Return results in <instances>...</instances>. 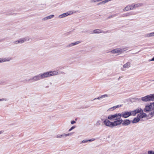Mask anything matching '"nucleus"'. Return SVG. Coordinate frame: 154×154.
Wrapping results in <instances>:
<instances>
[{
    "label": "nucleus",
    "instance_id": "nucleus-8",
    "mask_svg": "<svg viewBox=\"0 0 154 154\" xmlns=\"http://www.w3.org/2000/svg\"><path fill=\"white\" fill-rule=\"evenodd\" d=\"M131 122V121L129 119H125L122 124L123 126H127L130 124Z\"/></svg>",
    "mask_w": 154,
    "mask_h": 154
},
{
    "label": "nucleus",
    "instance_id": "nucleus-6",
    "mask_svg": "<svg viewBox=\"0 0 154 154\" xmlns=\"http://www.w3.org/2000/svg\"><path fill=\"white\" fill-rule=\"evenodd\" d=\"M144 111L146 112L152 111V104L151 103L149 105H146L144 109Z\"/></svg>",
    "mask_w": 154,
    "mask_h": 154
},
{
    "label": "nucleus",
    "instance_id": "nucleus-16",
    "mask_svg": "<svg viewBox=\"0 0 154 154\" xmlns=\"http://www.w3.org/2000/svg\"><path fill=\"white\" fill-rule=\"evenodd\" d=\"M140 120V118L138 117V115L137 117L134 118L133 120L132 121V122L133 123H135L139 122Z\"/></svg>",
    "mask_w": 154,
    "mask_h": 154
},
{
    "label": "nucleus",
    "instance_id": "nucleus-20",
    "mask_svg": "<svg viewBox=\"0 0 154 154\" xmlns=\"http://www.w3.org/2000/svg\"><path fill=\"white\" fill-rule=\"evenodd\" d=\"M149 101L154 100V94L148 95Z\"/></svg>",
    "mask_w": 154,
    "mask_h": 154
},
{
    "label": "nucleus",
    "instance_id": "nucleus-5",
    "mask_svg": "<svg viewBox=\"0 0 154 154\" xmlns=\"http://www.w3.org/2000/svg\"><path fill=\"white\" fill-rule=\"evenodd\" d=\"M126 50L125 48H116L111 51L112 53L113 54H116V53H119L121 52L124 51Z\"/></svg>",
    "mask_w": 154,
    "mask_h": 154
},
{
    "label": "nucleus",
    "instance_id": "nucleus-32",
    "mask_svg": "<svg viewBox=\"0 0 154 154\" xmlns=\"http://www.w3.org/2000/svg\"><path fill=\"white\" fill-rule=\"evenodd\" d=\"M148 154H153L154 153V152H153L151 150H150L148 151Z\"/></svg>",
    "mask_w": 154,
    "mask_h": 154
},
{
    "label": "nucleus",
    "instance_id": "nucleus-1",
    "mask_svg": "<svg viewBox=\"0 0 154 154\" xmlns=\"http://www.w3.org/2000/svg\"><path fill=\"white\" fill-rule=\"evenodd\" d=\"M57 72H56L49 71L44 73L42 74H40L29 79L28 82L32 81V82H34L38 81L41 79H43L45 78L50 77L51 76L57 74Z\"/></svg>",
    "mask_w": 154,
    "mask_h": 154
},
{
    "label": "nucleus",
    "instance_id": "nucleus-34",
    "mask_svg": "<svg viewBox=\"0 0 154 154\" xmlns=\"http://www.w3.org/2000/svg\"><path fill=\"white\" fill-rule=\"evenodd\" d=\"M72 133H68V134H66V137L67 136H69V135H72Z\"/></svg>",
    "mask_w": 154,
    "mask_h": 154
},
{
    "label": "nucleus",
    "instance_id": "nucleus-37",
    "mask_svg": "<svg viewBox=\"0 0 154 154\" xmlns=\"http://www.w3.org/2000/svg\"><path fill=\"white\" fill-rule=\"evenodd\" d=\"M102 4H104L103 1L100 2H99V3H98L97 4V5H102Z\"/></svg>",
    "mask_w": 154,
    "mask_h": 154
},
{
    "label": "nucleus",
    "instance_id": "nucleus-13",
    "mask_svg": "<svg viewBox=\"0 0 154 154\" xmlns=\"http://www.w3.org/2000/svg\"><path fill=\"white\" fill-rule=\"evenodd\" d=\"M11 60V57L5 58H0V63H2L6 61H9Z\"/></svg>",
    "mask_w": 154,
    "mask_h": 154
},
{
    "label": "nucleus",
    "instance_id": "nucleus-29",
    "mask_svg": "<svg viewBox=\"0 0 154 154\" xmlns=\"http://www.w3.org/2000/svg\"><path fill=\"white\" fill-rule=\"evenodd\" d=\"M30 39H31L30 38H29L27 37L23 38V40H24V42L27 41H30Z\"/></svg>",
    "mask_w": 154,
    "mask_h": 154
},
{
    "label": "nucleus",
    "instance_id": "nucleus-50",
    "mask_svg": "<svg viewBox=\"0 0 154 154\" xmlns=\"http://www.w3.org/2000/svg\"><path fill=\"white\" fill-rule=\"evenodd\" d=\"M77 120V119H75V121H76Z\"/></svg>",
    "mask_w": 154,
    "mask_h": 154
},
{
    "label": "nucleus",
    "instance_id": "nucleus-35",
    "mask_svg": "<svg viewBox=\"0 0 154 154\" xmlns=\"http://www.w3.org/2000/svg\"><path fill=\"white\" fill-rule=\"evenodd\" d=\"M87 142H88V140H83L82 141L81 143H85Z\"/></svg>",
    "mask_w": 154,
    "mask_h": 154
},
{
    "label": "nucleus",
    "instance_id": "nucleus-49",
    "mask_svg": "<svg viewBox=\"0 0 154 154\" xmlns=\"http://www.w3.org/2000/svg\"><path fill=\"white\" fill-rule=\"evenodd\" d=\"M120 79V77H119V78H118V80H119Z\"/></svg>",
    "mask_w": 154,
    "mask_h": 154
},
{
    "label": "nucleus",
    "instance_id": "nucleus-26",
    "mask_svg": "<svg viewBox=\"0 0 154 154\" xmlns=\"http://www.w3.org/2000/svg\"><path fill=\"white\" fill-rule=\"evenodd\" d=\"M118 14H115L109 16L107 18V19H109L113 17H115L117 16L118 15Z\"/></svg>",
    "mask_w": 154,
    "mask_h": 154
},
{
    "label": "nucleus",
    "instance_id": "nucleus-31",
    "mask_svg": "<svg viewBox=\"0 0 154 154\" xmlns=\"http://www.w3.org/2000/svg\"><path fill=\"white\" fill-rule=\"evenodd\" d=\"M75 128V126H73L71 127V128L69 130V131H70L74 128Z\"/></svg>",
    "mask_w": 154,
    "mask_h": 154
},
{
    "label": "nucleus",
    "instance_id": "nucleus-18",
    "mask_svg": "<svg viewBox=\"0 0 154 154\" xmlns=\"http://www.w3.org/2000/svg\"><path fill=\"white\" fill-rule=\"evenodd\" d=\"M102 32H104L102 30H101L100 29H96L93 31V32L92 33H100Z\"/></svg>",
    "mask_w": 154,
    "mask_h": 154
},
{
    "label": "nucleus",
    "instance_id": "nucleus-44",
    "mask_svg": "<svg viewBox=\"0 0 154 154\" xmlns=\"http://www.w3.org/2000/svg\"><path fill=\"white\" fill-rule=\"evenodd\" d=\"M94 140L93 139H91L89 140H88V141H93Z\"/></svg>",
    "mask_w": 154,
    "mask_h": 154
},
{
    "label": "nucleus",
    "instance_id": "nucleus-41",
    "mask_svg": "<svg viewBox=\"0 0 154 154\" xmlns=\"http://www.w3.org/2000/svg\"><path fill=\"white\" fill-rule=\"evenodd\" d=\"M5 40V38L0 39V42H1Z\"/></svg>",
    "mask_w": 154,
    "mask_h": 154
},
{
    "label": "nucleus",
    "instance_id": "nucleus-38",
    "mask_svg": "<svg viewBox=\"0 0 154 154\" xmlns=\"http://www.w3.org/2000/svg\"><path fill=\"white\" fill-rule=\"evenodd\" d=\"M122 105H117V106H116V108H119L120 107H121V106H122Z\"/></svg>",
    "mask_w": 154,
    "mask_h": 154
},
{
    "label": "nucleus",
    "instance_id": "nucleus-28",
    "mask_svg": "<svg viewBox=\"0 0 154 154\" xmlns=\"http://www.w3.org/2000/svg\"><path fill=\"white\" fill-rule=\"evenodd\" d=\"M101 123V121L100 120H99L97 121L96 123V125L97 126H98L100 125V124Z\"/></svg>",
    "mask_w": 154,
    "mask_h": 154
},
{
    "label": "nucleus",
    "instance_id": "nucleus-46",
    "mask_svg": "<svg viewBox=\"0 0 154 154\" xmlns=\"http://www.w3.org/2000/svg\"><path fill=\"white\" fill-rule=\"evenodd\" d=\"M112 108L113 109V110H114L116 108V106L112 107Z\"/></svg>",
    "mask_w": 154,
    "mask_h": 154
},
{
    "label": "nucleus",
    "instance_id": "nucleus-11",
    "mask_svg": "<svg viewBox=\"0 0 154 154\" xmlns=\"http://www.w3.org/2000/svg\"><path fill=\"white\" fill-rule=\"evenodd\" d=\"M147 116V115L146 113L143 112V111L141 112L138 115V117H139L140 119L143 118Z\"/></svg>",
    "mask_w": 154,
    "mask_h": 154
},
{
    "label": "nucleus",
    "instance_id": "nucleus-17",
    "mask_svg": "<svg viewBox=\"0 0 154 154\" xmlns=\"http://www.w3.org/2000/svg\"><path fill=\"white\" fill-rule=\"evenodd\" d=\"M24 42V40H23V38L22 39H20L17 41H14L13 42V43L15 44H17L18 43H22Z\"/></svg>",
    "mask_w": 154,
    "mask_h": 154
},
{
    "label": "nucleus",
    "instance_id": "nucleus-42",
    "mask_svg": "<svg viewBox=\"0 0 154 154\" xmlns=\"http://www.w3.org/2000/svg\"><path fill=\"white\" fill-rule=\"evenodd\" d=\"M149 61H154V57L151 60H149Z\"/></svg>",
    "mask_w": 154,
    "mask_h": 154
},
{
    "label": "nucleus",
    "instance_id": "nucleus-36",
    "mask_svg": "<svg viewBox=\"0 0 154 154\" xmlns=\"http://www.w3.org/2000/svg\"><path fill=\"white\" fill-rule=\"evenodd\" d=\"M67 13H68V14H69V15H71V14H72L73 13V12L71 11L68 12Z\"/></svg>",
    "mask_w": 154,
    "mask_h": 154
},
{
    "label": "nucleus",
    "instance_id": "nucleus-19",
    "mask_svg": "<svg viewBox=\"0 0 154 154\" xmlns=\"http://www.w3.org/2000/svg\"><path fill=\"white\" fill-rule=\"evenodd\" d=\"M80 42L79 41H77L74 43H72L69 44L67 46V47H70L74 45H75L80 43Z\"/></svg>",
    "mask_w": 154,
    "mask_h": 154
},
{
    "label": "nucleus",
    "instance_id": "nucleus-3",
    "mask_svg": "<svg viewBox=\"0 0 154 154\" xmlns=\"http://www.w3.org/2000/svg\"><path fill=\"white\" fill-rule=\"evenodd\" d=\"M117 122L114 121L112 122L109 121L108 119H105L103 121V123L106 126L109 127L111 128H113V127L117 126Z\"/></svg>",
    "mask_w": 154,
    "mask_h": 154
},
{
    "label": "nucleus",
    "instance_id": "nucleus-39",
    "mask_svg": "<svg viewBox=\"0 0 154 154\" xmlns=\"http://www.w3.org/2000/svg\"><path fill=\"white\" fill-rule=\"evenodd\" d=\"M101 98L100 97V96L98 97L97 98H95L93 100H94L96 99H98V100H100V99H101Z\"/></svg>",
    "mask_w": 154,
    "mask_h": 154
},
{
    "label": "nucleus",
    "instance_id": "nucleus-52",
    "mask_svg": "<svg viewBox=\"0 0 154 154\" xmlns=\"http://www.w3.org/2000/svg\"><path fill=\"white\" fill-rule=\"evenodd\" d=\"M101 119L102 120H103V119H102V118H101Z\"/></svg>",
    "mask_w": 154,
    "mask_h": 154
},
{
    "label": "nucleus",
    "instance_id": "nucleus-30",
    "mask_svg": "<svg viewBox=\"0 0 154 154\" xmlns=\"http://www.w3.org/2000/svg\"><path fill=\"white\" fill-rule=\"evenodd\" d=\"M134 111H135L134 110V111H132L131 112V114L132 115L134 116L136 115V114L135 113V112H134Z\"/></svg>",
    "mask_w": 154,
    "mask_h": 154
},
{
    "label": "nucleus",
    "instance_id": "nucleus-51",
    "mask_svg": "<svg viewBox=\"0 0 154 154\" xmlns=\"http://www.w3.org/2000/svg\"><path fill=\"white\" fill-rule=\"evenodd\" d=\"M101 119L102 120H103V119H102V118H101Z\"/></svg>",
    "mask_w": 154,
    "mask_h": 154
},
{
    "label": "nucleus",
    "instance_id": "nucleus-7",
    "mask_svg": "<svg viewBox=\"0 0 154 154\" xmlns=\"http://www.w3.org/2000/svg\"><path fill=\"white\" fill-rule=\"evenodd\" d=\"M151 104L152 111V112L150 113L148 115L149 116H150V117H152L154 116V102L151 103Z\"/></svg>",
    "mask_w": 154,
    "mask_h": 154
},
{
    "label": "nucleus",
    "instance_id": "nucleus-2",
    "mask_svg": "<svg viewBox=\"0 0 154 154\" xmlns=\"http://www.w3.org/2000/svg\"><path fill=\"white\" fill-rule=\"evenodd\" d=\"M121 115L120 113H116L113 115H110L108 117V119L110 121L117 122V126L120 125L123 122L122 119L121 118Z\"/></svg>",
    "mask_w": 154,
    "mask_h": 154
},
{
    "label": "nucleus",
    "instance_id": "nucleus-4",
    "mask_svg": "<svg viewBox=\"0 0 154 154\" xmlns=\"http://www.w3.org/2000/svg\"><path fill=\"white\" fill-rule=\"evenodd\" d=\"M121 117H122L123 118H126L131 115V112L125 111L122 112L121 113Z\"/></svg>",
    "mask_w": 154,
    "mask_h": 154
},
{
    "label": "nucleus",
    "instance_id": "nucleus-9",
    "mask_svg": "<svg viewBox=\"0 0 154 154\" xmlns=\"http://www.w3.org/2000/svg\"><path fill=\"white\" fill-rule=\"evenodd\" d=\"M143 4L142 3H137V4H132L131 5L132 6L133 9L134 8H136L137 7H140L143 5Z\"/></svg>",
    "mask_w": 154,
    "mask_h": 154
},
{
    "label": "nucleus",
    "instance_id": "nucleus-25",
    "mask_svg": "<svg viewBox=\"0 0 154 154\" xmlns=\"http://www.w3.org/2000/svg\"><path fill=\"white\" fill-rule=\"evenodd\" d=\"M146 36L147 37H151L154 36V32H151L149 34H147L146 35Z\"/></svg>",
    "mask_w": 154,
    "mask_h": 154
},
{
    "label": "nucleus",
    "instance_id": "nucleus-23",
    "mask_svg": "<svg viewBox=\"0 0 154 154\" xmlns=\"http://www.w3.org/2000/svg\"><path fill=\"white\" fill-rule=\"evenodd\" d=\"M134 111H135L134 112H135L136 114L139 113H140L141 112H143L142 109L140 108H138V109H136Z\"/></svg>",
    "mask_w": 154,
    "mask_h": 154
},
{
    "label": "nucleus",
    "instance_id": "nucleus-43",
    "mask_svg": "<svg viewBox=\"0 0 154 154\" xmlns=\"http://www.w3.org/2000/svg\"><path fill=\"white\" fill-rule=\"evenodd\" d=\"M109 111H112L113 110V109L112 108V107H111L109 109Z\"/></svg>",
    "mask_w": 154,
    "mask_h": 154
},
{
    "label": "nucleus",
    "instance_id": "nucleus-22",
    "mask_svg": "<svg viewBox=\"0 0 154 154\" xmlns=\"http://www.w3.org/2000/svg\"><path fill=\"white\" fill-rule=\"evenodd\" d=\"M57 138H61L66 137V134H58L56 136Z\"/></svg>",
    "mask_w": 154,
    "mask_h": 154
},
{
    "label": "nucleus",
    "instance_id": "nucleus-10",
    "mask_svg": "<svg viewBox=\"0 0 154 154\" xmlns=\"http://www.w3.org/2000/svg\"><path fill=\"white\" fill-rule=\"evenodd\" d=\"M131 63L130 62H128L123 65V67L121 68V69L122 71H124L125 69L124 68H128L130 67Z\"/></svg>",
    "mask_w": 154,
    "mask_h": 154
},
{
    "label": "nucleus",
    "instance_id": "nucleus-45",
    "mask_svg": "<svg viewBox=\"0 0 154 154\" xmlns=\"http://www.w3.org/2000/svg\"><path fill=\"white\" fill-rule=\"evenodd\" d=\"M4 83V82L2 81H0V85Z\"/></svg>",
    "mask_w": 154,
    "mask_h": 154
},
{
    "label": "nucleus",
    "instance_id": "nucleus-21",
    "mask_svg": "<svg viewBox=\"0 0 154 154\" xmlns=\"http://www.w3.org/2000/svg\"><path fill=\"white\" fill-rule=\"evenodd\" d=\"M68 15H69V14H68V13H66L60 15L59 17L60 18H62L64 17H65L68 16Z\"/></svg>",
    "mask_w": 154,
    "mask_h": 154
},
{
    "label": "nucleus",
    "instance_id": "nucleus-12",
    "mask_svg": "<svg viewBox=\"0 0 154 154\" xmlns=\"http://www.w3.org/2000/svg\"><path fill=\"white\" fill-rule=\"evenodd\" d=\"M141 100L143 102H149V100L148 95H147L145 97H142L141 98Z\"/></svg>",
    "mask_w": 154,
    "mask_h": 154
},
{
    "label": "nucleus",
    "instance_id": "nucleus-48",
    "mask_svg": "<svg viewBox=\"0 0 154 154\" xmlns=\"http://www.w3.org/2000/svg\"><path fill=\"white\" fill-rule=\"evenodd\" d=\"M4 100L3 99H0V101H2Z\"/></svg>",
    "mask_w": 154,
    "mask_h": 154
},
{
    "label": "nucleus",
    "instance_id": "nucleus-40",
    "mask_svg": "<svg viewBox=\"0 0 154 154\" xmlns=\"http://www.w3.org/2000/svg\"><path fill=\"white\" fill-rule=\"evenodd\" d=\"M76 122L74 120H72L71 122V124L72 125L74 124Z\"/></svg>",
    "mask_w": 154,
    "mask_h": 154
},
{
    "label": "nucleus",
    "instance_id": "nucleus-47",
    "mask_svg": "<svg viewBox=\"0 0 154 154\" xmlns=\"http://www.w3.org/2000/svg\"><path fill=\"white\" fill-rule=\"evenodd\" d=\"M3 131H0V134H2L3 132Z\"/></svg>",
    "mask_w": 154,
    "mask_h": 154
},
{
    "label": "nucleus",
    "instance_id": "nucleus-27",
    "mask_svg": "<svg viewBox=\"0 0 154 154\" xmlns=\"http://www.w3.org/2000/svg\"><path fill=\"white\" fill-rule=\"evenodd\" d=\"M108 94H104V95H102L101 96H100V97L101 98V99H102V98H104L108 97Z\"/></svg>",
    "mask_w": 154,
    "mask_h": 154
},
{
    "label": "nucleus",
    "instance_id": "nucleus-24",
    "mask_svg": "<svg viewBox=\"0 0 154 154\" xmlns=\"http://www.w3.org/2000/svg\"><path fill=\"white\" fill-rule=\"evenodd\" d=\"M131 15V14H130V13H127L122 14V15H121V17H126L127 16H130Z\"/></svg>",
    "mask_w": 154,
    "mask_h": 154
},
{
    "label": "nucleus",
    "instance_id": "nucleus-14",
    "mask_svg": "<svg viewBox=\"0 0 154 154\" xmlns=\"http://www.w3.org/2000/svg\"><path fill=\"white\" fill-rule=\"evenodd\" d=\"M54 17V15H51L47 17H44L42 19V20L43 21H45L48 20H49L52 18Z\"/></svg>",
    "mask_w": 154,
    "mask_h": 154
},
{
    "label": "nucleus",
    "instance_id": "nucleus-33",
    "mask_svg": "<svg viewBox=\"0 0 154 154\" xmlns=\"http://www.w3.org/2000/svg\"><path fill=\"white\" fill-rule=\"evenodd\" d=\"M111 0H105L104 1H103V4H105V3H106L110 1Z\"/></svg>",
    "mask_w": 154,
    "mask_h": 154
},
{
    "label": "nucleus",
    "instance_id": "nucleus-15",
    "mask_svg": "<svg viewBox=\"0 0 154 154\" xmlns=\"http://www.w3.org/2000/svg\"><path fill=\"white\" fill-rule=\"evenodd\" d=\"M133 9L131 5H129L126 6L123 9L124 11H128L129 10H132Z\"/></svg>",
    "mask_w": 154,
    "mask_h": 154
}]
</instances>
